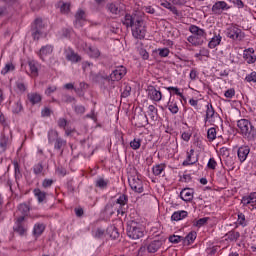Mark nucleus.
Instances as JSON below:
<instances>
[{
  "label": "nucleus",
  "mask_w": 256,
  "mask_h": 256,
  "mask_svg": "<svg viewBox=\"0 0 256 256\" xmlns=\"http://www.w3.org/2000/svg\"><path fill=\"white\" fill-rule=\"evenodd\" d=\"M127 201H129V197L125 194L120 195L116 201L109 202L102 214L106 219H110L113 217L115 213L117 215H121V217H127V209H129V205H127Z\"/></svg>",
  "instance_id": "1"
},
{
  "label": "nucleus",
  "mask_w": 256,
  "mask_h": 256,
  "mask_svg": "<svg viewBox=\"0 0 256 256\" xmlns=\"http://www.w3.org/2000/svg\"><path fill=\"white\" fill-rule=\"evenodd\" d=\"M130 27L132 30V36L134 39H145V26L143 25V16L141 12L136 11L130 16Z\"/></svg>",
  "instance_id": "2"
},
{
  "label": "nucleus",
  "mask_w": 256,
  "mask_h": 256,
  "mask_svg": "<svg viewBox=\"0 0 256 256\" xmlns=\"http://www.w3.org/2000/svg\"><path fill=\"white\" fill-rule=\"evenodd\" d=\"M189 31L192 35L187 38V41L194 47H199V45L207 42V32L204 29L199 28L197 25H191Z\"/></svg>",
  "instance_id": "3"
},
{
  "label": "nucleus",
  "mask_w": 256,
  "mask_h": 256,
  "mask_svg": "<svg viewBox=\"0 0 256 256\" xmlns=\"http://www.w3.org/2000/svg\"><path fill=\"white\" fill-rule=\"evenodd\" d=\"M237 127L244 139L247 141H254L256 138V128L248 119H240L237 121Z\"/></svg>",
  "instance_id": "4"
},
{
  "label": "nucleus",
  "mask_w": 256,
  "mask_h": 256,
  "mask_svg": "<svg viewBox=\"0 0 256 256\" xmlns=\"http://www.w3.org/2000/svg\"><path fill=\"white\" fill-rule=\"evenodd\" d=\"M226 37L232 39V41H241V39H243L245 35L237 25H232L229 28H227Z\"/></svg>",
  "instance_id": "5"
},
{
  "label": "nucleus",
  "mask_w": 256,
  "mask_h": 256,
  "mask_svg": "<svg viewBox=\"0 0 256 256\" xmlns=\"http://www.w3.org/2000/svg\"><path fill=\"white\" fill-rule=\"evenodd\" d=\"M231 6L225 1H217L211 8L213 15H222L223 11H229Z\"/></svg>",
  "instance_id": "6"
},
{
  "label": "nucleus",
  "mask_w": 256,
  "mask_h": 256,
  "mask_svg": "<svg viewBox=\"0 0 256 256\" xmlns=\"http://www.w3.org/2000/svg\"><path fill=\"white\" fill-rule=\"evenodd\" d=\"M127 75V69L124 66H117L110 74L111 81H121Z\"/></svg>",
  "instance_id": "7"
},
{
  "label": "nucleus",
  "mask_w": 256,
  "mask_h": 256,
  "mask_svg": "<svg viewBox=\"0 0 256 256\" xmlns=\"http://www.w3.org/2000/svg\"><path fill=\"white\" fill-rule=\"evenodd\" d=\"M23 221H25V216H20L15 221L13 229L15 233H18V235H25V233H27V227L25 226Z\"/></svg>",
  "instance_id": "8"
},
{
  "label": "nucleus",
  "mask_w": 256,
  "mask_h": 256,
  "mask_svg": "<svg viewBox=\"0 0 256 256\" xmlns=\"http://www.w3.org/2000/svg\"><path fill=\"white\" fill-rule=\"evenodd\" d=\"M147 92H148V97L149 99H151V101H155L156 103H159V101L163 99V93L157 90L155 86H148Z\"/></svg>",
  "instance_id": "9"
},
{
  "label": "nucleus",
  "mask_w": 256,
  "mask_h": 256,
  "mask_svg": "<svg viewBox=\"0 0 256 256\" xmlns=\"http://www.w3.org/2000/svg\"><path fill=\"white\" fill-rule=\"evenodd\" d=\"M64 55L67 61H70L71 63H79L81 61V56L79 54L75 53L73 48H65Z\"/></svg>",
  "instance_id": "10"
},
{
  "label": "nucleus",
  "mask_w": 256,
  "mask_h": 256,
  "mask_svg": "<svg viewBox=\"0 0 256 256\" xmlns=\"http://www.w3.org/2000/svg\"><path fill=\"white\" fill-rule=\"evenodd\" d=\"M108 10L113 15H121V13H123V11H125V4H123L119 1L113 2L108 5Z\"/></svg>",
  "instance_id": "11"
},
{
  "label": "nucleus",
  "mask_w": 256,
  "mask_h": 256,
  "mask_svg": "<svg viewBox=\"0 0 256 256\" xmlns=\"http://www.w3.org/2000/svg\"><path fill=\"white\" fill-rule=\"evenodd\" d=\"M130 187L135 193H143V181L141 180V178H139V175L132 178V181L130 182Z\"/></svg>",
  "instance_id": "12"
},
{
  "label": "nucleus",
  "mask_w": 256,
  "mask_h": 256,
  "mask_svg": "<svg viewBox=\"0 0 256 256\" xmlns=\"http://www.w3.org/2000/svg\"><path fill=\"white\" fill-rule=\"evenodd\" d=\"M130 239H141V237H143V230H141V228H139L137 226V223H135V221H132L130 223Z\"/></svg>",
  "instance_id": "13"
},
{
  "label": "nucleus",
  "mask_w": 256,
  "mask_h": 256,
  "mask_svg": "<svg viewBox=\"0 0 256 256\" xmlns=\"http://www.w3.org/2000/svg\"><path fill=\"white\" fill-rule=\"evenodd\" d=\"M85 23H87V20L85 18V11H83L82 9H79L75 15V27H77V29L83 27V25H85Z\"/></svg>",
  "instance_id": "14"
},
{
  "label": "nucleus",
  "mask_w": 256,
  "mask_h": 256,
  "mask_svg": "<svg viewBox=\"0 0 256 256\" xmlns=\"http://www.w3.org/2000/svg\"><path fill=\"white\" fill-rule=\"evenodd\" d=\"M249 153H251V148H249V146H241L238 148L237 155L240 163H244V161H247Z\"/></svg>",
  "instance_id": "15"
},
{
  "label": "nucleus",
  "mask_w": 256,
  "mask_h": 256,
  "mask_svg": "<svg viewBox=\"0 0 256 256\" xmlns=\"http://www.w3.org/2000/svg\"><path fill=\"white\" fill-rule=\"evenodd\" d=\"M199 161V157H195V150L191 149L189 152H187L186 160L182 163L183 167H187L189 165H195Z\"/></svg>",
  "instance_id": "16"
},
{
  "label": "nucleus",
  "mask_w": 256,
  "mask_h": 256,
  "mask_svg": "<svg viewBox=\"0 0 256 256\" xmlns=\"http://www.w3.org/2000/svg\"><path fill=\"white\" fill-rule=\"evenodd\" d=\"M51 53H53V46L46 45V46L41 47V49L38 52V55H39L40 59H42V61H45V59H47V57H49V55H51Z\"/></svg>",
  "instance_id": "17"
},
{
  "label": "nucleus",
  "mask_w": 256,
  "mask_h": 256,
  "mask_svg": "<svg viewBox=\"0 0 256 256\" xmlns=\"http://www.w3.org/2000/svg\"><path fill=\"white\" fill-rule=\"evenodd\" d=\"M180 198L182 201H185L186 203H188L189 201H193V189H183L180 192Z\"/></svg>",
  "instance_id": "18"
},
{
  "label": "nucleus",
  "mask_w": 256,
  "mask_h": 256,
  "mask_svg": "<svg viewBox=\"0 0 256 256\" xmlns=\"http://www.w3.org/2000/svg\"><path fill=\"white\" fill-rule=\"evenodd\" d=\"M84 51H86L87 55H89V57H92L93 59H97L101 55L99 49L93 46H87V44H85Z\"/></svg>",
  "instance_id": "19"
},
{
  "label": "nucleus",
  "mask_w": 256,
  "mask_h": 256,
  "mask_svg": "<svg viewBox=\"0 0 256 256\" xmlns=\"http://www.w3.org/2000/svg\"><path fill=\"white\" fill-rule=\"evenodd\" d=\"M162 245H163V241L161 240L152 241L147 247L148 253H157V251L161 249Z\"/></svg>",
  "instance_id": "20"
},
{
  "label": "nucleus",
  "mask_w": 256,
  "mask_h": 256,
  "mask_svg": "<svg viewBox=\"0 0 256 256\" xmlns=\"http://www.w3.org/2000/svg\"><path fill=\"white\" fill-rule=\"evenodd\" d=\"M221 34H214V36L211 38V40L208 43L209 49H215V47H218V45H221Z\"/></svg>",
  "instance_id": "21"
},
{
  "label": "nucleus",
  "mask_w": 256,
  "mask_h": 256,
  "mask_svg": "<svg viewBox=\"0 0 256 256\" xmlns=\"http://www.w3.org/2000/svg\"><path fill=\"white\" fill-rule=\"evenodd\" d=\"M27 97H28V101H29L32 105H37V103H41V100L43 99V98L41 97V94L36 93V92L28 93Z\"/></svg>",
  "instance_id": "22"
},
{
  "label": "nucleus",
  "mask_w": 256,
  "mask_h": 256,
  "mask_svg": "<svg viewBox=\"0 0 256 256\" xmlns=\"http://www.w3.org/2000/svg\"><path fill=\"white\" fill-rule=\"evenodd\" d=\"M147 115L152 119V121H157V118L159 117V113L155 105H149L147 110Z\"/></svg>",
  "instance_id": "23"
},
{
  "label": "nucleus",
  "mask_w": 256,
  "mask_h": 256,
  "mask_svg": "<svg viewBox=\"0 0 256 256\" xmlns=\"http://www.w3.org/2000/svg\"><path fill=\"white\" fill-rule=\"evenodd\" d=\"M213 117H215V108H213L212 104H208L207 110H206V116L204 118L205 123H207V121H212Z\"/></svg>",
  "instance_id": "24"
},
{
  "label": "nucleus",
  "mask_w": 256,
  "mask_h": 256,
  "mask_svg": "<svg viewBox=\"0 0 256 256\" xmlns=\"http://www.w3.org/2000/svg\"><path fill=\"white\" fill-rule=\"evenodd\" d=\"M145 121H147V116H143V114H135L133 116V120H132V124L134 125H138V127H141V125H143V123H145Z\"/></svg>",
  "instance_id": "25"
},
{
  "label": "nucleus",
  "mask_w": 256,
  "mask_h": 256,
  "mask_svg": "<svg viewBox=\"0 0 256 256\" xmlns=\"http://www.w3.org/2000/svg\"><path fill=\"white\" fill-rule=\"evenodd\" d=\"M34 196L36 197L38 203H43L47 199V193L41 191V189L36 188L33 190Z\"/></svg>",
  "instance_id": "26"
},
{
  "label": "nucleus",
  "mask_w": 256,
  "mask_h": 256,
  "mask_svg": "<svg viewBox=\"0 0 256 256\" xmlns=\"http://www.w3.org/2000/svg\"><path fill=\"white\" fill-rule=\"evenodd\" d=\"M188 213L185 210L176 211L172 214L171 220L172 221H181L182 219H185L187 217Z\"/></svg>",
  "instance_id": "27"
},
{
  "label": "nucleus",
  "mask_w": 256,
  "mask_h": 256,
  "mask_svg": "<svg viewBox=\"0 0 256 256\" xmlns=\"http://www.w3.org/2000/svg\"><path fill=\"white\" fill-rule=\"evenodd\" d=\"M195 239H197V232H190L186 237H183V245H191Z\"/></svg>",
  "instance_id": "28"
},
{
  "label": "nucleus",
  "mask_w": 256,
  "mask_h": 256,
  "mask_svg": "<svg viewBox=\"0 0 256 256\" xmlns=\"http://www.w3.org/2000/svg\"><path fill=\"white\" fill-rule=\"evenodd\" d=\"M225 237L227 241H238L239 237H241V233L232 230L226 233Z\"/></svg>",
  "instance_id": "29"
},
{
  "label": "nucleus",
  "mask_w": 256,
  "mask_h": 256,
  "mask_svg": "<svg viewBox=\"0 0 256 256\" xmlns=\"http://www.w3.org/2000/svg\"><path fill=\"white\" fill-rule=\"evenodd\" d=\"M59 138V133L57 130H49L48 131V142L50 145H53V143Z\"/></svg>",
  "instance_id": "30"
},
{
  "label": "nucleus",
  "mask_w": 256,
  "mask_h": 256,
  "mask_svg": "<svg viewBox=\"0 0 256 256\" xmlns=\"http://www.w3.org/2000/svg\"><path fill=\"white\" fill-rule=\"evenodd\" d=\"M165 171V164H157L152 168L153 175L159 176Z\"/></svg>",
  "instance_id": "31"
},
{
  "label": "nucleus",
  "mask_w": 256,
  "mask_h": 256,
  "mask_svg": "<svg viewBox=\"0 0 256 256\" xmlns=\"http://www.w3.org/2000/svg\"><path fill=\"white\" fill-rule=\"evenodd\" d=\"M43 231H45V225L43 224H36L33 229V233L36 237H39L43 234Z\"/></svg>",
  "instance_id": "32"
},
{
  "label": "nucleus",
  "mask_w": 256,
  "mask_h": 256,
  "mask_svg": "<svg viewBox=\"0 0 256 256\" xmlns=\"http://www.w3.org/2000/svg\"><path fill=\"white\" fill-rule=\"evenodd\" d=\"M207 137L209 141H215L217 139V129L214 127L208 129Z\"/></svg>",
  "instance_id": "33"
},
{
  "label": "nucleus",
  "mask_w": 256,
  "mask_h": 256,
  "mask_svg": "<svg viewBox=\"0 0 256 256\" xmlns=\"http://www.w3.org/2000/svg\"><path fill=\"white\" fill-rule=\"evenodd\" d=\"M29 69L32 77H37L39 75V69L37 68V64H35V62H29Z\"/></svg>",
  "instance_id": "34"
},
{
  "label": "nucleus",
  "mask_w": 256,
  "mask_h": 256,
  "mask_svg": "<svg viewBox=\"0 0 256 256\" xmlns=\"http://www.w3.org/2000/svg\"><path fill=\"white\" fill-rule=\"evenodd\" d=\"M168 109L170 112H172L173 115H177V113H179V106H177V103H173V102L169 101Z\"/></svg>",
  "instance_id": "35"
},
{
  "label": "nucleus",
  "mask_w": 256,
  "mask_h": 256,
  "mask_svg": "<svg viewBox=\"0 0 256 256\" xmlns=\"http://www.w3.org/2000/svg\"><path fill=\"white\" fill-rule=\"evenodd\" d=\"M18 213H20L21 215H23V217H25V215L29 213V206L27 204H20L18 206Z\"/></svg>",
  "instance_id": "36"
},
{
  "label": "nucleus",
  "mask_w": 256,
  "mask_h": 256,
  "mask_svg": "<svg viewBox=\"0 0 256 256\" xmlns=\"http://www.w3.org/2000/svg\"><path fill=\"white\" fill-rule=\"evenodd\" d=\"M129 146L134 149V151H137L141 147V139L135 138L133 141H130Z\"/></svg>",
  "instance_id": "37"
},
{
  "label": "nucleus",
  "mask_w": 256,
  "mask_h": 256,
  "mask_svg": "<svg viewBox=\"0 0 256 256\" xmlns=\"http://www.w3.org/2000/svg\"><path fill=\"white\" fill-rule=\"evenodd\" d=\"M71 9V4L70 3H60V11L61 13H63L64 15H66L67 13H69Z\"/></svg>",
  "instance_id": "38"
},
{
  "label": "nucleus",
  "mask_w": 256,
  "mask_h": 256,
  "mask_svg": "<svg viewBox=\"0 0 256 256\" xmlns=\"http://www.w3.org/2000/svg\"><path fill=\"white\" fill-rule=\"evenodd\" d=\"M12 111L13 113H21V111H23V104H21V100H18L16 103H14Z\"/></svg>",
  "instance_id": "39"
},
{
  "label": "nucleus",
  "mask_w": 256,
  "mask_h": 256,
  "mask_svg": "<svg viewBox=\"0 0 256 256\" xmlns=\"http://www.w3.org/2000/svg\"><path fill=\"white\" fill-rule=\"evenodd\" d=\"M157 53L159 57H169V53H171V50H169V48H158Z\"/></svg>",
  "instance_id": "40"
},
{
  "label": "nucleus",
  "mask_w": 256,
  "mask_h": 256,
  "mask_svg": "<svg viewBox=\"0 0 256 256\" xmlns=\"http://www.w3.org/2000/svg\"><path fill=\"white\" fill-rule=\"evenodd\" d=\"M34 175H41L43 173V163H38L33 166Z\"/></svg>",
  "instance_id": "41"
},
{
  "label": "nucleus",
  "mask_w": 256,
  "mask_h": 256,
  "mask_svg": "<svg viewBox=\"0 0 256 256\" xmlns=\"http://www.w3.org/2000/svg\"><path fill=\"white\" fill-rule=\"evenodd\" d=\"M243 57H244L246 63H248V64L255 63V61H256V56L253 54L244 53Z\"/></svg>",
  "instance_id": "42"
},
{
  "label": "nucleus",
  "mask_w": 256,
  "mask_h": 256,
  "mask_svg": "<svg viewBox=\"0 0 256 256\" xmlns=\"http://www.w3.org/2000/svg\"><path fill=\"white\" fill-rule=\"evenodd\" d=\"M65 145H67V142L60 137H58V139L54 142L55 149H61V147H65Z\"/></svg>",
  "instance_id": "43"
},
{
  "label": "nucleus",
  "mask_w": 256,
  "mask_h": 256,
  "mask_svg": "<svg viewBox=\"0 0 256 256\" xmlns=\"http://www.w3.org/2000/svg\"><path fill=\"white\" fill-rule=\"evenodd\" d=\"M169 241H170V243H174L175 245L177 243H181V241L183 243V236L172 235L169 237Z\"/></svg>",
  "instance_id": "44"
},
{
  "label": "nucleus",
  "mask_w": 256,
  "mask_h": 256,
  "mask_svg": "<svg viewBox=\"0 0 256 256\" xmlns=\"http://www.w3.org/2000/svg\"><path fill=\"white\" fill-rule=\"evenodd\" d=\"M13 69H15V66H13L12 63H8L2 69L1 73H2V75H7V73H9V71H13Z\"/></svg>",
  "instance_id": "45"
},
{
  "label": "nucleus",
  "mask_w": 256,
  "mask_h": 256,
  "mask_svg": "<svg viewBox=\"0 0 256 256\" xmlns=\"http://www.w3.org/2000/svg\"><path fill=\"white\" fill-rule=\"evenodd\" d=\"M207 221H209V218L207 217L200 218L199 220L194 222V227H203V225H205Z\"/></svg>",
  "instance_id": "46"
},
{
  "label": "nucleus",
  "mask_w": 256,
  "mask_h": 256,
  "mask_svg": "<svg viewBox=\"0 0 256 256\" xmlns=\"http://www.w3.org/2000/svg\"><path fill=\"white\" fill-rule=\"evenodd\" d=\"M238 224L241 225L242 227H247V222L245 221V214H238Z\"/></svg>",
  "instance_id": "47"
},
{
  "label": "nucleus",
  "mask_w": 256,
  "mask_h": 256,
  "mask_svg": "<svg viewBox=\"0 0 256 256\" xmlns=\"http://www.w3.org/2000/svg\"><path fill=\"white\" fill-rule=\"evenodd\" d=\"M16 87L20 93H25V91H27V86L22 81L16 82Z\"/></svg>",
  "instance_id": "48"
},
{
  "label": "nucleus",
  "mask_w": 256,
  "mask_h": 256,
  "mask_svg": "<svg viewBox=\"0 0 256 256\" xmlns=\"http://www.w3.org/2000/svg\"><path fill=\"white\" fill-rule=\"evenodd\" d=\"M96 187H99L100 189H105L107 187V181L103 178H100L96 181Z\"/></svg>",
  "instance_id": "49"
},
{
  "label": "nucleus",
  "mask_w": 256,
  "mask_h": 256,
  "mask_svg": "<svg viewBox=\"0 0 256 256\" xmlns=\"http://www.w3.org/2000/svg\"><path fill=\"white\" fill-rule=\"evenodd\" d=\"M245 80L248 83H256V72H252L246 76Z\"/></svg>",
  "instance_id": "50"
},
{
  "label": "nucleus",
  "mask_w": 256,
  "mask_h": 256,
  "mask_svg": "<svg viewBox=\"0 0 256 256\" xmlns=\"http://www.w3.org/2000/svg\"><path fill=\"white\" fill-rule=\"evenodd\" d=\"M167 90L168 91H174L175 95H178L179 97H181V99H185V96H183V93H181L179 91V88L170 86V87L167 88Z\"/></svg>",
  "instance_id": "51"
},
{
  "label": "nucleus",
  "mask_w": 256,
  "mask_h": 256,
  "mask_svg": "<svg viewBox=\"0 0 256 256\" xmlns=\"http://www.w3.org/2000/svg\"><path fill=\"white\" fill-rule=\"evenodd\" d=\"M208 169L215 170L217 167V161H215V158H210L207 164Z\"/></svg>",
  "instance_id": "52"
},
{
  "label": "nucleus",
  "mask_w": 256,
  "mask_h": 256,
  "mask_svg": "<svg viewBox=\"0 0 256 256\" xmlns=\"http://www.w3.org/2000/svg\"><path fill=\"white\" fill-rule=\"evenodd\" d=\"M93 235L96 239H101L103 235H105V230L97 229L96 231L93 232Z\"/></svg>",
  "instance_id": "53"
},
{
  "label": "nucleus",
  "mask_w": 256,
  "mask_h": 256,
  "mask_svg": "<svg viewBox=\"0 0 256 256\" xmlns=\"http://www.w3.org/2000/svg\"><path fill=\"white\" fill-rule=\"evenodd\" d=\"M225 97L227 99H233V97H235V89L230 88L228 89L225 93H224Z\"/></svg>",
  "instance_id": "54"
},
{
  "label": "nucleus",
  "mask_w": 256,
  "mask_h": 256,
  "mask_svg": "<svg viewBox=\"0 0 256 256\" xmlns=\"http://www.w3.org/2000/svg\"><path fill=\"white\" fill-rule=\"evenodd\" d=\"M42 5H43V0H32L31 1V6L34 9H39V7H42Z\"/></svg>",
  "instance_id": "55"
},
{
  "label": "nucleus",
  "mask_w": 256,
  "mask_h": 256,
  "mask_svg": "<svg viewBox=\"0 0 256 256\" xmlns=\"http://www.w3.org/2000/svg\"><path fill=\"white\" fill-rule=\"evenodd\" d=\"M251 203H256V200L252 201L251 199H249V196H244L242 198V204L244 205V207H247V205H251Z\"/></svg>",
  "instance_id": "56"
},
{
  "label": "nucleus",
  "mask_w": 256,
  "mask_h": 256,
  "mask_svg": "<svg viewBox=\"0 0 256 256\" xmlns=\"http://www.w3.org/2000/svg\"><path fill=\"white\" fill-rule=\"evenodd\" d=\"M139 54L141 55L142 59H144V61H147V59H149V52H147V50L141 48L139 50Z\"/></svg>",
  "instance_id": "57"
},
{
  "label": "nucleus",
  "mask_w": 256,
  "mask_h": 256,
  "mask_svg": "<svg viewBox=\"0 0 256 256\" xmlns=\"http://www.w3.org/2000/svg\"><path fill=\"white\" fill-rule=\"evenodd\" d=\"M56 173L57 175H59L60 177H65L67 175V170L63 167H58L56 169Z\"/></svg>",
  "instance_id": "58"
},
{
  "label": "nucleus",
  "mask_w": 256,
  "mask_h": 256,
  "mask_svg": "<svg viewBox=\"0 0 256 256\" xmlns=\"http://www.w3.org/2000/svg\"><path fill=\"white\" fill-rule=\"evenodd\" d=\"M51 185H53L52 179H44L42 182V187H44V189H47V187H51Z\"/></svg>",
  "instance_id": "59"
},
{
  "label": "nucleus",
  "mask_w": 256,
  "mask_h": 256,
  "mask_svg": "<svg viewBox=\"0 0 256 256\" xmlns=\"http://www.w3.org/2000/svg\"><path fill=\"white\" fill-rule=\"evenodd\" d=\"M55 91H57V86H49L45 93L46 95H51V93H55Z\"/></svg>",
  "instance_id": "60"
},
{
  "label": "nucleus",
  "mask_w": 256,
  "mask_h": 256,
  "mask_svg": "<svg viewBox=\"0 0 256 256\" xmlns=\"http://www.w3.org/2000/svg\"><path fill=\"white\" fill-rule=\"evenodd\" d=\"M58 126L65 128L67 126V120L65 118H60L58 120Z\"/></svg>",
  "instance_id": "61"
},
{
  "label": "nucleus",
  "mask_w": 256,
  "mask_h": 256,
  "mask_svg": "<svg viewBox=\"0 0 256 256\" xmlns=\"http://www.w3.org/2000/svg\"><path fill=\"white\" fill-rule=\"evenodd\" d=\"M42 117H49L51 115V110L49 108H44L41 112Z\"/></svg>",
  "instance_id": "62"
},
{
  "label": "nucleus",
  "mask_w": 256,
  "mask_h": 256,
  "mask_svg": "<svg viewBox=\"0 0 256 256\" xmlns=\"http://www.w3.org/2000/svg\"><path fill=\"white\" fill-rule=\"evenodd\" d=\"M75 111L76 113H78L79 115H83V113H85V108L83 106H76L75 107Z\"/></svg>",
  "instance_id": "63"
},
{
  "label": "nucleus",
  "mask_w": 256,
  "mask_h": 256,
  "mask_svg": "<svg viewBox=\"0 0 256 256\" xmlns=\"http://www.w3.org/2000/svg\"><path fill=\"white\" fill-rule=\"evenodd\" d=\"M173 5L183 6L187 3V0H172Z\"/></svg>",
  "instance_id": "64"
}]
</instances>
